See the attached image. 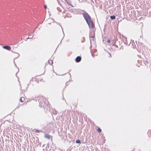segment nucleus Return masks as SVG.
I'll return each instance as SVG.
<instances>
[{
	"label": "nucleus",
	"mask_w": 151,
	"mask_h": 151,
	"mask_svg": "<svg viewBox=\"0 0 151 151\" xmlns=\"http://www.w3.org/2000/svg\"><path fill=\"white\" fill-rule=\"evenodd\" d=\"M44 6V8H45V9H46V8H47V6H46V5H45Z\"/></svg>",
	"instance_id": "4468645a"
},
{
	"label": "nucleus",
	"mask_w": 151,
	"mask_h": 151,
	"mask_svg": "<svg viewBox=\"0 0 151 151\" xmlns=\"http://www.w3.org/2000/svg\"><path fill=\"white\" fill-rule=\"evenodd\" d=\"M16 54L17 55L18 57L19 56V54L18 53H16Z\"/></svg>",
	"instance_id": "dca6fc26"
},
{
	"label": "nucleus",
	"mask_w": 151,
	"mask_h": 151,
	"mask_svg": "<svg viewBox=\"0 0 151 151\" xmlns=\"http://www.w3.org/2000/svg\"><path fill=\"white\" fill-rule=\"evenodd\" d=\"M3 48L4 49H6L8 50H10L11 49V47L8 46H5L3 47Z\"/></svg>",
	"instance_id": "7ed1b4c3"
},
{
	"label": "nucleus",
	"mask_w": 151,
	"mask_h": 151,
	"mask_svg": "<svg viewBox=\"0 0 151 151\" xmlns=\"http://www.w3.org/2000/svg\"><path fill=\"white\" fill-rule=\"evenodd\" d=\"M65 2H66L67 4H68V5L73 6L71 4L70 1L68 0H65Z\"/></svg>",
	"instance_id": "423d86ee"
},
{
	"label": "nucleus",
	"mask_w": 151,
	"mask_h": 151,
	"mask_svg": "<svg viewBox=\"0 0 151 151\" xmlns=\"http://www.w3.org/2000/svg\"><path fill=\"white\" fill-rule=\"evenodd\" d=\"M57 113V112L56 111H55V112L54 113V114H56Z\"/></svg>",
	"instance_id": "2eb2a0df"
},
{
	"label": "nucleus",
	"mask_w": 151,
	"mask_h": 151,
	"mask_svg": "<svg viewBox=\"0 0 151 151\" xmlns=\"http://www.w3.org/2000/svg\"><path fill=\"white\" fill-rule=\"evenodd\" d=\"M45 137L48 139H50L51 136L50 135L46 134L45 135Z\"/></svg>",
	"instance_id": "39448f33"
},
{
	"label": "nucleus",
	"mask_w": 151,
	"mask_h": 151,
	"mask_svg": "<svg viewBox=\"0 0 151 151\" xmlns=\"http://www.w3.org/2000/svg\"><path fill=\"white\" fill-rule=\"evenodd\" d=\"M36 132L37 133H39L40 132V131L38 130H36Z\"/></svg>",
	"instance_id": "ddd939ff"
},
{
	"label": "nucleus",
	"mask_w": 151,
	"mask_h": 151,
	"mask_svg": "<svg viewBox=\"0 0 151 151\" xmlns=\"http://www.w3.org/2000/svg\"><path fill=\"white\" fill-rule=\"evenodd\" d=\"M76 142L77 143H81V141L79 140H76Z\"/></svg>",
	"instance_id": "9d476101"
},
{
	"label": "nucleus",
	"mask_w": 151,
	"mask_h": 151,
	"mask_svg": "<svg viewBox=\"0 0 151 151\" xmlns=\"http://www.w3.org/2000/svg\"><path fill=\"white\" fill-rule=\"evenodd\" d=\"M42 101H39V106L40 107H44L45 104V102L44 101V99H42Z\"/></svg>",
	"instance_id": "f03ea898"
},
{
	"label": "nucleus",
	"mask_w": 151,
	"mask_h": 151,
	"mask_svg": "<svg viewBox=\"0 0 151 151\" xmlns=\"http://www.w3.org/2000/svg\"><path fill=\"white\" fill-rule=\"evenodd\" d=\"M110 18L111 19H114L116 18V17L114 15H112L110 16Z\"/></svg>",
	"instance_id": "6e6552de"
},
{
	"label": "nucleus",
	"mask_w": 151,
	"mask_h": 151,
	"mask_svg": "<svg viewBox=\"0 0 151 151\" xmlns=\"http://www.w3.org/2000/svg\"><path fill=\"white\" fill-rule=\"evenodd\" d=\"M107 42H108V43H110V42H111L110 40H107Z\"/></svg>",
	"instance_id": "f8f14e48"
},
{
	"label": "nucleus",
	"mask_w": 151,
	"mask_h": 151,
	"mask_svg": "<svg viewBox=\"0 0 151 151\" xmlns=\"http://www.w3.org/2000/svg\"><path fill=\"white\" fill-rule=\"evenodd\" d=\"M33 36L32 35H30L28 37L27 39H31L32 38Z\"/></svg>",
	"instance_id": "1a4fd4ad"
},
{
	"label": "nucleus",
	"mask_w": 151,
	"mask_h": 151,
	"mask_svg": "<svg viewBox=\"0 0 151 151\" xmlns=\"http://www.w3.org/2000/svg\"><path fill=\"white\" fill-rule=\"evenodd\" d=\"M110 54V57H111V54Z\"/></svg>",
	"instance_id": "a211bd4d"
},
{
	"label": "nucleus",
	"mask_w": 151,
	"mask_h": 151,
	"mask_svg": "<svg viewBox=\"0 0 151 151\" xmlns=\"http://www.w3.org/2000/svg\"><path fill=\"white\" fill-rule=\"evenodd\" d=\"M83 16L87 23L89 27L90 28L93 29L94 27V24H93L91 19V18L89 15L85 12L83 14Z\"/></svg>",
	"instance_id": "f257e3e1"
},
{
	"label": "nucleus",
	"mask_w": 151,
	"mask_h": 151,
	"mask_svg": "<svg viewBox=\"0 0 151 151\" xmlns=\"http://www.w3.org/2000/svg\"><path fill=\"white\" fill-rule=\"evenodd\" d=\"M98 131L99 132H101V130L100 127H99L98 129Z\"/></svg>",
	"instance_id": "9b49d317"
},
{
	"label": "nucleus",
	"mask_w": 151,
	"mask_h": 151,
	"mask_svg": "<svg viewBox=\"0 0 151 151\" xmlns=\"http://www.w3.org/2000/svg\"><path fill=\"white\" fill-rule=\"evenodd\" d=\"M81 60V57L80 56H78L76 59V62H79Z\"/></svg>",
	"instance_id": "20e7f679"
},
{
	"label": "nucleus",
	"mask_w": 151,
	"mask_h": 151,
	"mask_svg": "<svg viewBox=\"0 0 151 151\" xmlns=\"http://www.w3.org/2000/svg\"><path fill=\"white\" fill-rule=\"evenodd\" d=\"M24 100V98L23 97H21L20 99V101L22 102H23Z\"/></svg>",
	"instance_id": "0eeeda50"
},
{
	"label": "nucleus",
	"mask_w": 151,
	"mask_h": 151,
	"mask_svg": "<svg viewBox=\"0 0 151 151\" xmlns=\"http://www.w3.org/2000/svg\"><path fill=\"white\" fill-rule=\"evenodd\" d=\"M92 37V38H93V39H94V37Z\"/></svg>",
	"instance_id": "f3484780"
}]
</instances>
